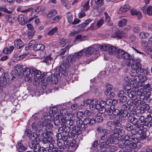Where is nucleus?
Returning a JSON list of instances; mask_svg holds the SVG:
<instances>
[{"label": "nucleus", "instance_id": "52", "mask_svg": "<svg viewBox=\"0 0 152 152\" xmlns=\"http://www.w3.org/2000/svg\"><path fill=\"white\" fill-rule=\"evenodd\" d=\"M96 109L99 111H105L106 110L105 108L102 105H96Z\"/></svg>", "mask_w": 152, "mask_h": 152}, {"label": "nucleus", "instance_id": "25", "mask_svg": "<svg viewBox=\"0 0 152 152\" xmlns=\"http://www.w3.org/2000/svg\"><path fill=\"white\" fill-rule=\"evenodd\" d=\"M108 47L107 51L109 53L110 55L115 54L117 51L116 48L114 46H111L110 45H108Z\"/></svg>", "mask_w": 152, "mask_h": 152}, {"label": "nucleus", "instance_id": "3", "mask_svg": "<svg viewBox=\"0 0 152 152\" xmlns=\"http://www.w3.org/2000/svg\"><path fill=\"white\" fill-rule=\"evenodd\" d=\"M70 67V65L68 63H64L63 64H61L59 66L56 67L55 69L54 72L55 73L51 75V81L53 84H56L58 82V78L57 75L60 76V73L64 75H66L68 74L67 69L69 68Z\"/></svg>", "mask_w": 152, "mask_h": 152}, {"label": "nucleus", "instance_id": "24", "mask_svg": "<svg viewBox=\"0 0 152 152\" xmlns=\"http://www.w3.org/2000/svg\"><path fill=\"white\" fill-rule=\"evenodd\" d=\"M15 48L19 49L24 46V43L21 40L18 39L15 41Z\"/></svg>", "mask_w": 152, "mask_h": 152}, {"label": "nucleus", "instance_id": "58", "mask_svg": "<svg viewBox=\"0 0 152 152\" xmlns=\"http://www.w3.org/2000/svg\"><path fill=\"white\" fill-rule=\"evenodd\" d=\"M147 13L149 15L152 14V7L150 6L147 9Z\"/></svg>", "mask_w": 152, "mask_h": 152}, {"label": "nucleus", "instance_id": "50", "mask_svg": "<svg viewBox=\"0 0 152 152\" xmlns=\"http://www.w3.org/2000/svg\"><path fill=\"white\" fill-rule=\"evenodd\" d=\"M117 37L118 39H121L122 38L124 37L125 36V34L124 33L123 31L118 32L116 34Z\"/></svg>", "mask_w": 152, "mask_h": 152}, {"label": "nucleus", "instance_id": "12", "mask_svg": "<svg viewBox=\"0 0 152 152\" xmlns=\"http://www.w3.org/2000/svg\"><path fill=\"white\" fill-rule=\"evenodd\" d=\"M125 133V131L122 129H119L118 128L115 129L113 130V134L111 135H113L115 137H117L116 139L118 142V138L123 135Z\"/></svg>", "mask_w": 152, "mask_h": 152}, {"label": "nucleus", "instance_id": "34", "mask_svg": "<svg viewBox=\"0 0 152 152\" xmlns=\"http://www.w3.org/2000/svg\"><path fill=\"white\" fill-rule=\"evenodd\" d=\"M130 122L135 126V128L138 127L139 124L137 119L134 117H132L129 119Z\"/></svg>", "mask_w": 152, "mask_h": 152}, {"label": "nucleus", "instance_id": "62", "mask_svg": "<svg viewBox=\"0 0 152 152\" xmlns=\"http://www.w3.org/2000/svg\"><path fill=\"white\" fill-rule=\"evenodd\" d=\"M105 86L107 90H108L110 91L112 90L113 88V86L112 85L108 83H106Z\"/></svg>", "mask_w": 152, "mask_h": 152}, {"label": "nucleus", "instance_id": "4", "mask_svg": "<svg viewBox=\"0 0 152 152\" xmlns=\"http://www.w3.org/2000/svg\"><path fill=\"white\" fill-rule=\"evenodd\" d=\"M133 105H128V106H127L126 105H122V109L120 111L118 109L116 110L114 105H111L110 108L112 111L117 112L118 115H121L123 117H126V116L128 117V113L127 111L128 110L127 109L128 108L130 111H133V110L132 109V107H133Z\"/></svg>", "mask_w": 152, "mask_h": 152}, {"label": "nucleus", "instance_id": "28", "mask_svg": "<svg viewBox=\"0 0 152 152\" xmlns=\"http://www.w3.org/2000/svg\"><path fill=\"white\" fill-rule=\"evenodd\" d=\"M45 49L44 46L41 44H36L34 46L33 49L34 50H43Z\"/></svg>", "mask_w": 152, "mask_h": 152}, {"label": "nucleus", "instance_id": "9", "mask_svg": "<svg viewBox=\"0 0 152 152\" xmlns=\"http://www.w3.org/2000/svg\"><path fill=\"white\" fill-rule=\"evenodd\" d=\"M43 138L42 142L44 143H47L48 142L55 143V140L54 138L48 132H45L43 134Z\"/></svg>", "mask_w": 152, "mask_h": 152}, {"label": "nucleus", "instance_id": "60", "mask_svg": "<svg viewBox=\"0 0 152 152\" xmlns=\"http://www.w3.org/2000/svg\"><path fill=\"white\" fill-rule=\"evenodd\" d=\"M103 120V118L100 116H97L95 118V121L99 123L101 122Z\"/></svg>", "mask_w": 152, "mask_h": 152}, {"label": "nucleus", "instance_id": "56", "mask_svg": "<svg viewBox=\"0 0 152 152\" xmlns=\"http://www.w3.org/2000/svg\"><path fill=\"white\" fill-rule=\"evenodd\" d=\"M89 1H87V2L84 4L83 6V10H84L87 11L89 9Z\"/></svg>", "mask_w": 152, "mask_h": 152}, {"label": "nucleus", "instance_id": "55", "mask_svg": "<svg viewBox=\"0 0 152 152\" xmlns=\"http://www.w3.org/2000/svg\"><path fill=\"white\" fill-rule=\"evenodd\" d=\"M121 58H123L125 59H127L129 58L130 57V55L128 53L124 51V53L123 54Z\"/></svg>", "mask_w": 152, "mask_h": 152}, {"label": "nucleus", "instance_id": "39", "mask_svg": "<svg viewBox=\"0 0 152 152\" xmlns=\"http://www.w3.org/2000/svg\"><path fill=\"white\" fill-rule=\"evenodd\" d=\"M57 13V11L56 10H53L50 11L48 14V17L51 18L55 15Z\"/></svg>", "mask_w": 152, "mask_h": 152}, {"label": "nucleus", "instance_id": "17", "mask_svg": "<svg viewBox=\"0 0 152 152\" xmlns=\"http://www.w3.org/2000/svg\"><path fill=\"white\" fill-rule=\"evenodd\" d=\"M102 101L101 100L99 99L98 101L96 99H89L86 100L84 101V104H98L100 102Z\"/></svg>", "mask_w": 152, "mask_h": 152}, {"label": "nucleus", "instance_id": "51", "mask_svg": "<svg viewBox=\"0 0 152 152\" xmlns=\"http://www.w3.org/2000/svg\"><path fill=\"white\" fill-rule=\"evenodd\" d=\"M127 98L125 96H122L120 99H118L120 104H123L127 101Z\"/></svg>", "mask_w": 152, "mask_h": 152}, {"label": "nucleus", "instance_id": "36", "mask_svg": "<svg viewBox=\"0 0 152 152\" xmlns=\"http://www.w3.org/2000/svg\"><path fill=\"white\" fill-rule=\"evenodd\" d=\"M122 127L128 131H131L133 128V126L129 123H127L125 125H123Z\"/></svg>", "mask_w": 152, "mask_h": 152}, {"label": "nucleus", "instance_id": "37", "mask_svg": "<svg viewBox=\"0 0 152 152\" xmlns=\"http://www.w3.org/2000/svg\"><path fill=\"white\" fill-rule=\"evenodd\" d=\"M6 21L9 23H13L15 21L14 17L10 15L6 16Z\"/></svg>", "mask_w": 152, "mask_h": 152}, {"label": "nucleus", "instance_id": "29", "mask_svg": "<svg viewBox=\"0 0 152 152\" xmlns=\"http://www.w3.org/2000/svg\"><path fill=\"white\" fill-rule=\"evenodd\" d=\"M43 61L48 64H52L54 63V61L53 59L51 57V56H46Z\"/></svg>", "mask_w": 152, "mask_h": 152}, {"label": "nucleus", "instance_id": "19", "mask_svg": "<svg viewBox=\"0 0 152 152\" xmlns=\"http://www.w3.org/2000/svg\"><path fill=\"white\" fill-rule=\"evenodd\" d=\"M18 20L19 23L22 25H25L27 22L26 18L22 15H20L18 16Z\"/></svg>", "mask_w": 152, "mask_h": 152}, {"label": "nucleus", "instance_id": "2", "mask_svg": "<svg viewBox=\"0 0 152 152\" xmlns=\"http://www.w3.org/2000/svg\"><path fill=\"white\" fill-rule=\"evenodd\" d=\"M23 75L25 77V80L30 83L32 79L34 78L35 82L34 84L36 85L40 82L41 74V72L35 69H30L28 68H24L23 69Z\"/></svg>", "mask_w": 152, "mask_h": 152}, {"label": "nucleus", "instance_id": "10", "mask_svg": "<svg viewBox=\"0 0 152 152\" xmlns=\"http://www.w3.org/2000/svg\"><path fill=\"white\" fill-rule=\"evenodd\" d=\"M66 112V111L65 110L64 111L63 110H60V114L56 115L54 121L55 125L58 126L61 124L62 120L63 114H64Z\"/></svg>", "mask_w": 152, "mask_h": 152}, {"label": "nucleus", "instance_id": "11", "mask_svg": "<svg viewBox=\"0 0 152 152\" xmlns=\"http://www.w3.org/2000/svg\"><path fill=\"white\" fill-rule=\"evenodd\" d=\"M11 80V78L8 73H4L0 77V81L2 83H10Z\"/></svg>", "mask_w": 152, "mask_h": 152}, {"label": "nucleus", "instance_id": "1", "mask_svg": "<svg viewBox=\"0 0 152 152\" xmlns=\"http://www.w3.org/2000/svg\"><path fill=\"white\" fill-rule=\"evenodd\" d=\"M132 60V61L131 65L132 70L130 72V75L134 78L130 79V83L131 84H134L137 79L140 83L144 82L147 80V77L145 75H145V73H146V71L141 67L140 59L136 60L133 58Z\"/></svg>", "mask_w": 152, "mask_h": 152}, {"label": "nucleus", "instance_id": "43", "mask_svg": "<svg viewBox=\"0 0 152 152\" xmlns=\"http://www.w3.org/2000/svg\"><path fill=\"white\" fill-rule=\"evenodd\" d=\"M113 103L112 100L111 99H107L106 102L104 101H100L98 104H112Z\"/></svg>", "mask_w": 152, "mask_h": 152}, {"label": "nucleus", "instance_id": "41", "mask_svg": "<svg viewBox=\"0 0 152 152\" xmlns=\"http://www.w3.org/2000/svg\"><path fill=\"white\" fill-rule=\"evenodd\" d=\"M139 36L141 39H145L149 36V34L147 32L142 31L140 33Z\"/></svg>", "mask_w": 152, "mask_h": 152}, {"label": "nucleus", "instance_id": "46", "mask_svg": "<svg viewBox=\"0 0 152 152\" xmlns=\"http://www.w3.org/2000/svg\"><path fill=\"white\" fill-rule=\"evenodd\" d=\"M127 23V20L126 19H123L120 21L118 23L119 26L122 27L125 26Z\"/></svg>", "mask_w": 152, "mask_h": 152}, {"label": "nucleus", "instance_id": "38", "mask_svg": "<svg viewBox=\"0 0 152 152\" xmlns=\"http://www.w3.org/2000/svg\"><path fill=\"white\" fill-rule=\"evenodd\" d=\"M43 10V9L41 6H38L34 10H33L34 12V14L37 16H37L36 14H37L39 13H41L42 14Z\"/></svg>", "mask_w": 152, "mask_h": 152}, {"label": "nucleus", "instance_id": "23", "mask_svg": "<svg viewBox=\"0 0 152 152\" xmlns=\"http://www.w3.org/2000/svg\"><path fill=\"white\" fill-rule=\"evenodd\" d=\"M87 39V37L86 36H82L81 35H77L74 40L75 42H77L81 41H84Z\"/></svg>", "mask_w": 152, "mask_h": 152}, {"label": "nucleus", "instance_id": "30", "mask_svg": "<svg viewBox=\"0 0 152 152\" xmlns=\"http://www.w3.org/2000/svg\"><path fill=\"white\" fill-rule=\"evenodd\" d=\"M131 12L132 15H136L139 19L142 17V14L140 12L137 11L135 10H131Z\"/></svg>", "mask_w": 152, "mask_h": 152}, {"label": "nucleus", "instance_id": "15", "mask_svg": "<svg viewBox=\"0 0 152 152\" xmlns=\"http://www.w3.org/2000/svg\"><path fill=\"white\" fill-rule=\"evenodd\" d=\"M29 145L30 148L35 151L36 152L40 148L39 145L37 142L33 140L30 141L29 142Z\"/></svg>", "mask_w": 152, "mask_h": 152}, {"label": "nucleus", "instance_id": "49", "mask_svg": "<svg viewBox=\"0 0 152 152\" xmlns=\"http://www.w3.org/2000/svg\"><path fill=\"white\" fill-rule=\"evenodd\" d=\"M108 45H99V48L102 51H107L108 48Z\"/></svg>", "mask_w": 152, "mask_h": 152}, {"label": "nucleus", "instance_id": "59", "mask_svg": "<svg viewBox=\"0 0 152 152\" xmlns=\"http://www.w3.org/2000/svg\"><path fill=\"white\" fill-rule=\"evenodd\" d=\"M104 14L105 17V21L106 22L108 23L110 20V18L107 12H104Z\"/></svg>", "mask_w": 152, "mask_h": 152}, {"label": "nucleus", "instance_id": "35", "mask_svg": "<svg viewBox=\"0 0 152 152\" xmlns=\"http://www.w3.org/2000/svg\"><path fill=\"white\" fill-rule=\"evenodd\" d=\"M77 128L82 129V130H85L86 128L83 122L80 120L77 121Z\"/></svg>", "mask_w": 152, "mask_h": 152}, {"label": "nucleus", "instance_id": "18", "mask_svg": "<svg viewBox=\"0 0 152 152\" xmlns=\"http://www.w3.org/2000/svg\"><path fill=\"white\" fill-rule=\"evenodd\" d=\"M65 110L66 111V112H65L64 114H63L62 120V122L63 123L70 120L71 119V117H72V115L71 114L69 113H67V111L66 109H61L60 110H63L64 111Z\"/></svg>", "mask_w": 152, "mask_h": 152}, {"label": "nucleus", "instance_id": "16", "mask_svg": "<svg viewBox=\"0 0 152 152\" xmlns=\"http://www.w3.org/2000/svg\"><path fill=\"white\" fill-rule=\"evenodd\" d=\"M122 116L121 115H120L118 117H117L114 120V127L115 129L119 128L121 126V122H122Z\"/></svg>", "mask_w": 152, "mask_h": 152}, {"label": "nucleus", "instance_id": "27", "mask_svg": "<svg viewBox=\"0 0 152 152\" xmlns=\"http://www.w3.org/2000/svg\"><path fill=\"white\" fill-rule=\"evenodd\" d=\"M57 143L58 146L59 147L58 151H64L65 147L64 145H63L61 140L58 139L57 140Z\"/></svg>", "mask_w": 152, "mask_h": 152}, {"label": "nucleus", "instance_id": "26", "mask_svg": "<svg viewBox=\"0 0 152 152\" xmlns=\"http://www.w3.org/2000/svg\"><path fill=\"white\" fill-rule=\"evenodd\" d=\"M18 145L17 148L18 150L20 152H22L26 150V148L21 143L19 142H18Z\"/></svg>", "mask_w": 152, "mask_h": 152}, {"label": "nucleus", "instance_id": "45", "mask_svg": "<svg viewBox=\"0 0 152 152\" xmlns=\"http://www.w3.org/2000/svg\"><path fill=\"white\" fill-rule=\"evenodd\" d=\"M0 11L3 12L8 14H10L11 12V11L8 10L5 6H0Z\"/></svg>", "mask_w": 152, "mask_h": 152}, {"label": "nucleus", "instance_id": "47", "mask_svg": "<svg viewBox=\"0 0 152 152\" xmlns=\"http://www.w3.org/2000/svg\"><path fill=\"white\" fill-rule=\"evenodd\" d=\"M32 126L33 129L35 131L40 130L39 128V125L36 122L33 123L32 124Z\"/></svg>", "mask_w": 152, "mask_h": 152}, {"label": "nucleus", "instance_id": "40", "mask_svg": "<svg viewBox=\"0 0 152 152\" xmlns=\"http://www.w3.org/2000/svg\"><path fill=\"white\" fill-rule=\"evenodd\" d=\"M61 2L64 5L65 7L67 9L70 8L71 5L70 3L69 2L68 0H60Z\"/></svg>", "mask_w": 152, "mask_h": 152}, {"label": "nucleus", "instance_id": "54", "mask_svg": "<svg viewBox=\"0 0 152 152\" xmlns=\"http://www.w3.org/2000/svg\"><path fill=\"white\" fill-rule=\"evenodd\" d=\"M84 115L83 112L81 111H78L76 114V117L78 119H81L82 118Z\"/></svg>", "mask_w": 152, "mask_h": 152}, {"label": "nucleus", "instance_id": "8", "mask_svg": "<svg viewBox=\"0 0 152 152\" xmlns=\"http://www.w3.org/2000/svg\"><path fill=\"white\" fill-rule=\"evenodd\" d=\"M44 122H42V125L43 127H45V129H47L51 128L52 126V124L50 121L53 120V118L52 115L49 114L47 116H44Z\"/></svg>", "mask_w": 152, "mask_h": 152}, {"label": "nucleus", "instance_id": "42", "mask_svg": "<svg viewBox=\"0 0 152 152\" xmlns=\"http://www.w3.org/2000/svg\"><path fill=\"white\" fill-rule=\"evenodd\" d=\"M127 93L129 97L131 98L134 97L137 94V92L135 90H133L130 92H127Z\"/></svg>", "mask_w": 152, "mask_h": 152}, {"label": "nucleus", "instance_id": "14", "mask_svg": "<svg viewBox=\"0 0 152 152\" xmlns=\"http://www.w3.org/2000/svg\"><path fill=\"white\" fill-rule=\"evenodd\" d=\"M140 135L139 137L136 138L135 137V140H134V142L138 143V142H141L142 141L145 140L147 136L146 134V132H139L138 133Z\"/></svg>", "mask_w": 152, "mask_h": 152}, {"label": "nucleus", "instance_id": "5", "mask_svg": "<svg viewBox=\"0 0 152 152\" xmlns=\"http://www.w3.org/2000/svg\"><path fill=\"white\" fill-rule=\"evenodd\" d=\"M114 135H110L107 138L106 142H102L101 143V147L102 148H108L110 147L112 143L116 144L118 143V140L115 137Z\"/></svg>", "mask_w": 152, "mask_h": 152}, {"label": "nucleus", "instance_id": "63", "mask_svg": "<svg viewBox=\"0 0 152 152\" xmlns=\"http://www.w3.org/2000/svg\"><path fill=\"white\" fill-rule=\"evenodd\" d=\"M104 22V20H100L98 21L96 24V26L98 27H101Z\"/></svg>", "mask_w": 152, "mask_h": 152}, {"label": "nucleus", "instance_id": "20", "mask_svg": "<svg viewBox=\"0 0 152 152\" xmlns=\"http://www.w3.org/2000/svg\"><path fill=\"white\" fill-rule=\"evenodd\" d=\"M21 12H31V15L32 18H30L28 20V22H30L31 20L33 19L35 17H36V16L34 14V12L33 11V9L32 8H29L28 9L22 10L21 11Z\"/></svg>", "mask_w": 152, "mask_h": 152}, {"label": "nucleus", "instance_id": "7", "mask_svg": "<svg viewBox=\"0 0 152 152\" xmlns=\"http://www.w3.org/2000/svg\"><path fill=\"white\" fill-rule=\"evenodd\" d=\"M83 50H82L79 51L77 53H75L74 55H69L68 57H66V59L67 60L68 62H67V63H69L70 66V65L69 64V62L72 63L74 62L77 59H78L80 58L83 55ZM63 62L66 63V62L63 61L62 64H63Z\"/></svg>", "mask_w": 152, "mask_h": 152}, {"label": "nucleus", "instance_id": "31", "mask_svg": "<svg viewBox=\"0 0 152 152\" xmlns=\"http://www.w3.org/2000/svg\"><path fill=\"white\" fill-rule=\"evenodd\" d=\"M124 53V50L121 49H118L115 53L116 56L118 58H121Z\"/></svg>", "mask_w": 152, "mask_h": 152}, {"label": "nucleus", "instance_id": "33", "mask_svg": "<svg viewBox=\"0 0 152 152\" xmlns=\"http://www.w3.org/2000/svg\"><path fill=\"white\" fill-rule=\"evenodd\" d=\"M123 138L124 140V141L126 140H133V142H134V140H135V135L133 134H131L129 135H126L123 137Z\"/></svg>", "mask_w": 152, "mask_h": 152}, {"label": "nucleus", "instance_id": "64", "mask_svg": "<svg viewBox=\"0 0 152 152\" xmlns=\"http://www.w3.org/2000/svg\"><path fill=\"white\" fill-rule=\"evenodd\" d=\"M78 15L79 18H81L85 16L86 15V14L83 11H82L79 13Z\"/></svg>", "mask_w": 152, "mask_h": 152}, {"label": "nucleus", "instance_id": "13", "mask_svg": "<svg viewBox=\"0 0 152 152\" xmlns=\"http://www.w3.org/2000/svg\"><path fill=\"white\" fill-rule=\"evenodd\" d=\"M144 92H143V89H139L137 92V94L139 96H140V99H143L144 98L143 97V96L144 95ZM146 104L145 101L143 100H140L137 101L135 104Z\"/></svg>", "mask_w": 152, "mask_h": 152}, {"label": "nucleus", "instance_id": "32", "mask_svg": "<svg viewBox=\"0 0 152 152\" xmlns=\"http://www.w3.org/2000/svg\"><path fill=\"white\" fill-rule=\"evenodd\" d=\"M135 128H138L139 130H138V133L139 132H146L147 131V128L143 125L142 124H139L138 125V127H137Z\"/></svg>", "mask_w": 152, "mask_h": 152}, {"label": "nucleus", "instance_id": "57", "mask_svg": "<svg viewBox=\"0 0 152 152\" xmlns=\"http://www.w3.org/2000/svg\"><path fill=\"white\" fill-rule=\"evenodd\" d=\"M62 49L63 50L61 51L60 53V55L61 56V57L62 58H63L64 57V56H63V55L65 54V53L67 51H68V50L67 49H64L63 48H62Z\"/></svg>", "mask_w": 152, "mask_h": 152}, {"label": "nucleus", "instance_id": "6", "mask_svg": "<svg viewBox=\"0 0 152 152\" xmlns=\"http://www.w3.org/2000/svg\"><path fill=\"white\" fill-rule=\"evenodd\" d=\"M126 149L130 151L131 152H137L138 148L137 147L136 143L132 140L124 141Z\"/></svg>", "mask_w": 152, "mask_h": 152}, {"label": "nucleus", "instance_id": "22", "mask_svg": "<svg viewBox=\"0 0 152 152\" xmlns=\"http://www.w3.org/2000/svg\"><path fill=\"white\" fill-rule=\"evenodd\" d=\"M130 7L128 4L123 5L119 9L118 12L119 13H121L128 11L130 8Z\"/></svg>", "mask_w": 152, "mask_h": 152}, {"label": "nucleus", "instance_id": "53", "mask_svg": "<svg viewBox=\"0 0 152 152\" xmlns=\"http://www.w3.org/2000/svg\"><path fill=\"white\" fill-rule=\"evenodd\" d=\"M57 30V27H55L54 28H53L51 30L49 31L48 33V34L49 35H52L56 33Z\"/></svg>", "mask_w": 152, "mask_h": 152}, {"label": "nucleus", "instance_id": "61", "mask_svg": "<svg viewBox=\"0 0 152 152\" xmlns=\"http://www.w3.org/2000/svg\"><path fill=\"white\" fill-rule=\"evenodd\" d=\"M91 120V118H85L83 121L84 125H87L89 124L90 121Z\"/></svg>", "mask_w": 152, "mask_h": 152}, {"label": "nucleus", "instance_id": "44", "mask_svg": "<svg viewBox=\"0 0 152 152\" xmlns=\"http://www.w3.org/2000/svg\"><path fill=\"white\" fill-rule=\"evenodd\" d=\"M132 29L134 32L135 33L138 32L140 30L139 26L138 25L134 24L132 27Z\"/></svg>", "mask_w": 152, "mask_h": 152}, {"label": "nucleus", "instance_id": "48", "mask_svg": "<svg viewBox=\"0 0 152 152\" xmlns=\"http://www.w3.org/2000/svg\"><path fill=\"white\" fill-rule=\"evenodd\" d=\"M35 31L34 30H28V36L29 39H31L34 35Z\"/></svg>", "mask_w": 152, "mask_h": 152}, {"label": "nucleus", "instance_id": "21", "mask_svg": "<svg viewBox=\"0 0 152 152\" xmlns=\"http://www.w3.org/2000/svg\"><path fill=\"white\" fill-rule=\"evenodd\" d=\"M83 50V53H84L85 55L86 56H89L93 52L94 49L93 47H90L88 48L86 50H85V49Z\"/></svg>", "mask_w": 152, "mask_h": 152}]
</instances>
